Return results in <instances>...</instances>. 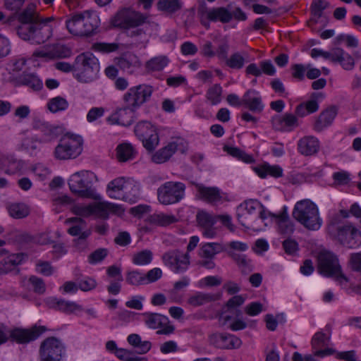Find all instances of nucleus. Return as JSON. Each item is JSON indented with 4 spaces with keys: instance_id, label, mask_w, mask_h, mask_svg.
<instances>
[{
    "instance_id": "f257e3e1",
    "label": "nucleus",
    "mask_w": 361,
    "mask_h": 361,
    "mask_svg": "<svg viewBox=\"0 0 361 361\" xmlns=\"http://www.w3.org/2000/svg\"><path fill=\"white\" fill-rule=\"evenodd\" d=\"M17 19L20 23L17 34L23 40L39 44L47 42L52 35L53 29L49 24L52 18L42 17L32 4L18 13Z\"/></svg>"
},
{
    "instance_id": "f03ea898",
    "label": "nucleus",
    "mask_w": 361,
    "mask_h": 361,
    "mask_svg": "<svg viewBox=\"0 0 361 361\" xmlns=\"http://www.w3.org/2000/svg\"><path fill=\"white\" fill-rule=\"evenodd\" d=\"M114 27L123 30L126 35L137 43L147 42L144 25L148 22V16L124 8L118 11L111 19Z\"/></svg>"
},
{
    "instance_id": "7ed1b4c3",
    "label": "nucleus",
    "mask_w": 361,
    "mask_h": 361,
    "mask_svg": "<svg viewBox=\"0 0 361 361\" xmlns=\"http://www.w3.org/2000/svg\"><path fill=\"white\" fill-rule=\"evenodd\" d=\"M99 23V18L95 13L85 11L71 14L66 20V26L73 35L89 37L96 32Z\"/></svg>"
},
{
    "instance_id": "20e7f679",
    "label": "nucleus",
    "mask_w": 361,
    "mask_h": 361,
    "mask_svg": "<svg viewBox=\"0 0 361 361\" xmlns=\"http://www.w3.org/2000/svg\"><path fill=\"white\" fill-rule=\"evenodd\" d=\"M326 229L332 239L347 248H356L360 245V231L352 224H339L338 216L331 219Z\"/></svg>"
},
{
    "instance_id": "39448f33",
    "label": "nucleus",
    "mask_w": 361,
    "mask_h": 361,
    "mask_svg": "<svg viewBox=\"0 0 361 361\" xmlns=\"http://www.w3.org/2000/svg\"><path fill=\"white\" fill-rule=\"evenodd\" d=\"M292 215L298 223L310 231L319 230L323 223L318 207L309 199L297 202Z\"/></svg>"
},
{
    "instance_id": "423d86ee",
    "label": "nucleus",
    "mask_w": 361,
    "mask_h": 361,
    "mask_svg": "<svg viewBox=\"0 0 361 361\" xmlns=\"http://www.w3.org/2000/svg\"><path fill=\"white\" fill-rule=\"evenodd\" d=\"M94 174L90 171L75 172L68 179L71 191L80 197L93 200L99 199L93 187Z\"/></svg>"
},
{
    "instance_id": "0eeeda50",
    "label": "nucleus",
    "mask_w": 361,
    "mask_h": 361,
    "mask_svg": "<svg viewBox=\"0 0 361 361\" xmlns=\"http://www.w3.org/2000/svg\"><path fill=\"white\" fill-rule=\"evenodd\" d=\"M83 140L80 135L66 133L59 140L54 151L57 160L73 159L82 152Z\"/></svg>"
},
{
    "instance_id": "6e6552de",
    "label": "nucleus",
    "mask_w": 361,
    "mask_h": 361,
    "mask_svg": "<svg viewBox=\"0 0 361 361\" xmlns=\"http://www.w3.org/2000/svg\"><path fill=\"white\" fill-rule=\"evenodd\" d=\"M99 71L98 59L92 53L78 55L75 61V72L80 82H90L97 78Z\"/></svg>"
},
{
    "instance_id": "1a4fd4ad",
    "label": "nucleus",
    "mask_w": 361,
    "mask_h": 361,
    "mask_svg": "<svg viewBox=\"0 0 361 361\" xmlns=\"http://www.w3.org/2000/svg\"><path fill=\"white\" fill-rule=\"evenodd\" d=\"M152 92V87L145 84L130 87L123 97V107L133 116L135 111L150 98Z\"/></svg>"
},
{
    "instance_id": "9d476101",
    "label": "nucleus",
    "mask_w": 361,
    "mask_h": 361,
    "mask_svg": "<svg viewBox=\"0 0 361 361\" xmlns=\"http://www.w3.org/2000/svg\"><path fill=\"white\" fill-rule=\"evenodd\" d=\"M39 353L40 361H61L66 355V346L60 339L50 336L41 343Z\"/></svg>"
},
{
    "instance_id": "9b49d317",
    "label": "nucleus",
    "mask_w": 361,
    "mask_h": 361,
    "mask_svg": "<svg viewBox=\"0 0 361 361\" xmlns=\"http://www.w3.org/2000/svg\"><path fill=\"white\" fill-rule=\"evenodd\" d=\"M185 185L181 182L169 181L161 185L157 190V197L164 205L178 202L185 194Z\"/></svg>"
},
{
    "instance_id": "f8f14e48",
    "label": "nucleus",
    "mask_w": 361,
    "mask_h": 361,
    "mask_svg": "<svg viewBox=\"0 0 361 361\" xmlns=\"http://www.w3.org/2000/svg\"><path fill=\"white\" fill-rule=\"evenodd\" d=\"M318 268L322 274L336 276L341 283L347 282V278L341 273V266L337 257L330 252H322L318 257Z\"/></svg>"
},
{
    "instance_id": "ddd939ff",
    "label": "nucleus",
    "mask_w": 361,
    "mask_h": 361,
    "mask_svg": "<svg viewBox=\"0 0 361 361\" xmlns=\"http://www.w3.org/2000/svg\"><path fill=\"white\" fill-rule=\"evenodd\" d=\"M248 249L246 243L240 241H231L225 248L227 255L230 257L238 266L241 271L244 274H247L252 271V262L247 258L244 254L238 252H245Z\"/></svg>"
},
{
    "instance_id": "4468645a",
    "label": "nucleus",
    "mask_w": 361,
    "mask_h": 361,
    "mask_svg": "<svg viewBox=\"0 0 361 361\" xmlns=\"http://www.w3.org/2000/svg\"><path fill=\"white\" fill-rule=\"evenodd\" d=\"M134 131L147 150L151 152L158 145L159 140L158 133L155 127L150 122H139L135 126Z\"/></svg>"
},
{
    "instance_id": "2eb2a0df",
    "label": "nucleus",
    "mask_w": 361,
    "mask_h": 361,
    "mask_svg": "<svg viewBox=\"0 0 361 361\" xmlns=\"http://www.w3.org/2000/svg\"><path fill=\"white\" fill-rule=\"evenodd\" d=\"M162 261L174 273L185 271L190 264V255L179 250H171L162 255Z\"/></svg>"
},
{
    "instance_id": "dca6fc26",
    "label": "nucleus",
    "mask_w": 361,
    "mask_h": 361,
    "mask_svg": "<svg viewBox=\"0 0 361 361\" xmlns=\"http://www.w3.org/2000/svg\"><path fill=\"white\" fill-rule=\"evenodd\" d=\"M262 209V204L257 200H249L240 204L237 208V218L238 221L243 226L253 230H260L259 228L255 227V221H253L252 216L255 214L256 211Z\"/></svg>"
},
{
    "instance_id": "f3484780",
    "label": "nucleus",
    "mask_w": 361,
    "mask_h": 361,
    "mask_svg": "<svg viewBox=\"0 0 361 361\" xmlns=\"http://www.w3.org/2000/svg\"><path fill=\"white\" fill-rule=\"evenodd\" d=\"M188 148L187 142L183 138L178 137L157 151L152 155V160L156 164H162L167 161L176 152L184 154L187 152Z\"/></svg>"
},
{
    "instance_id": "a211bd4d",
    "label": "nucleus",
    "mask_w": 361,
    "mask_h": 361,
    "mask_svg": "<svg viewBox=\"0 0 361 361\" xmlns=\"http://www.w3.org/2000/svg\"><path fill=\"white\" fill-rule=\"evenodd\" d=\"M145 324L151 329H160L158 334L168 335L174 331V326L170 324L169 318L158 313L145 312L142 314Z\"/></svg>"
},
{
    "instance_id": "6ab92c4d",
    "label": "nucleus",
    "mask_w": 361,
    "mask_h": 361,
    "mask_svg": "<svg viewBox=\"0 0 361 361\" xmlns=\"http://www.w3.org/2000/svg\"><path fill=\"white\" fill-rule=\"evenodd\" d=\"M209 342L220 349H237L242 345V341L238 337L228 333L212 334L209 337Z\"/></svg>"
},
{
    "instance_id": "aec40b11",
    "label": "nucleus",
    "mask_w": 361,
    "mask_h": 361,
    "mask_svg": "<svg viewBox=\"0 0 361 361\" xmlns=\"http://www.w3.org/2000/svg\"><path fill=\"white\" fill-rule=\"evenodd\" d=\"M198 16L202 18L208 19L210 21H219L222 23H228L232 19L231 11L225 7L208 8L206 5H202L198 8Z\"/></svg>"
},
{
    "instance_id": "412c9836",
    "label": "nucleus",
    "mask_w": 361,
    "mask_h": 361,
    "mask_svg": "<svg viewBox=\"0 0 361 361\" xmlns=\"http://www.w3.org/2000/svg\"><path fill=\"white\" fill-rule=\"evenodd\" d=\"M45 331L43 326H34L28 329L16 328L9 332V336L13 341L24 344L35 341Z\"/></svg>"
},
{
    "instance_id": "4be33fe9",
    "label": "nucleus",
    "mask_w": 361,
    "mask_h": 361,
    "mask_svg": "<svg viewBox=\"0 0 361 361\" xmlns=\"http://www.w3.org/2000/svg\"><path fill=\"white\" fill-rule=\"evenodd\" d=\"M66 223L73 224L68 229V233L73 236H79L75 240L76 243H85L86 238L91 234V231L87 228L86 222L81 218L73 217L66 219Z\"/></svg>"
},
{
    "instance_id": "5701e85b",
    "label": "nucleus",
    "mask_w": 361,
    "mask_h": 361,
    "mask_svg": "<svg viewBox=\"0 0 361 361\" xmlns=\"http://www.w3.org/2000/svg\"><path fill=\"white\" fill-rule=\"evenodd\" d=\"M115 61L120 69L128 74H133L142 66V63L138 56L130 52L116 58Z\"/></svg>"
},
{
    "instance_id": "b1692460",
    "label": "nucleus",
    "mask_w": 361,
    "mask_h": 361,
    "mask_svg": "<svg viewBox=\"0 0 361 361\" xmlns=\"http://www.w3.org/2000/svg\"><path fill=\"white\" fill-rule=\"evenodd\" d=\"M45 302L49 308L54 309L66 314H77L78 312L83 311L82 307L75 302L57 299L56 298H49Z\"/></svg>"
},
{
    "instance_id": "393cba45",
    "label": "nucleus",
    "mask_w": 361,
    "mask_h": 361,
    "mask_svg": "<svg viewBox=\"0 0 361 361\" xmlns=\"http://www.w3.org/2000/svg\"><path fill=\"white\" fill-rule=\"evenodd\" d=\"M271 124L273 128L279 131H289L298 126L296 116L292 114L274 116L271 118Z\"/></svg>"
},
{
    "instance_id": "a878e982",
    "label": "nucleus",
    "mask_w": 361,
    "mask_h": 361,
    "mask_svg": "<svg viewBox=\"0 0 361 361\" xmlns=\"http://www.w3.org/2000/svg\"><path fill=\"white\" fill-rule=\"evenodd\" d=\"M39 131L42 134L39 139L40 143L51 142L56 140L63 134V129L59 126H54L48 123H42L39 126Z\"/></svg>"
},
{
    "instance_id": "bb28decb",
    "label": "nucleus",
    "mask_w": 361,
    "mask_h": 361,
    "mask_svg": "<svg viewBox=\"0 0 361 361\" xmlns=\"http://www.w3.org/2000/svg\"><path fill=\"white\" fill-rule=\"evenodd\" d=\"M70 50L63 46H57L51 49H38L32 53V57L42 58L45 61L58 58H65L69 55Z\"/></svg>"
},
{
    "instance_id": "cd10ccee",
    "label": "nucleus",
    "mask_w": 361,
    "mask_h": 361,
    "mask_svg": "<svg viewBox=\"0 0 361 361\" xmlns=\"http://www.w3.org/2000/svg\"><path fill=\"white\" fill-rule=\"evenodd\" d=\"M319 142L313 136H305L298 142V150L304 156L313 155L319 151Z\"/></svg>"
},
{
    "instance_id": "c85d7f7f",
    "label": "nucleus",
    "mask_w": 361,
    "mask_h": 361,
    "mask_svg": "<svg viewBox=\"0 0 361 361\" xmlns=\"http://www.w3.org/2000/svg\"><path fill=\"white\" fill-rule=\"evenodd\" d=\"M243 104L251 111L260 113L264 109L262 98L255 90L247 91L243 97Z\"/></svg>"
},
{
    "instance_id": "c756f323",
    "label": "nucleus",
    "mask_w": 361,
    "mask_h": 361,
    "mask_svg": "<svg viewBox=\"0 0 361 361\" xmlns=\"http://www.w3.org/2000/svg\"><path fill=\"white\" fill-rule=\"evenodd\" d=\"M23 260V254H13L0 261V274H6L11 271L19 272L18 266Z\"/></svg>"
},
{
    "instance_id": "7c9ffc66",
    "label": "nucleus",
    "mask_w": 361,
    "mask_h": 361,
    "mask_svg": "<svg viewBox=\"0 0 361 361\" xmlns=\"http://www.w3.org/2000/svg\"><path fill=\"white\" fill-rule=\"evenodd\" d=\"M336 114L337 110L334 106L329 107L321 112L314 123V130L320 132L329 126L333 123Z\"/></svg>"
},
{
    "instance_id": "2f4dec72",
    "label": "nucleus",
    "mask_w": 361,
    "mask_h": 361,
    "mask_svg": "<svg viewBox=\"0 0 361 361\" xmlns=\"http://www.w3.org/2000/svg\"><path fill=\"white\" fill-rule=\"evenodd\" d=\"M121 200L135 202L140 197V185L132 178H127Z\"/></svg>"
},
{
    "instance_id": "473e14b6",
    "label": "nucleus",
    "mask_w": 361,
    "mask_h": 361,
    "mask_svg": "<svg viewBox=\"0 0 361 361\" xmlns=\"http://www.w3.org/2000/svg\"><path fill=\"white\" fill-rule=\"evenodd\" d=\"M219 298V294L197 292L188 298L187 303L192 307H199L216 301Z\"/></svg>"
},
{
    "instance_id": "72a5a7b5",
    "label": "nucleus",
    "mask_w": 361,
    "mask_h": 361,
    "mask_svg": "<svg viewBox=\"0 0 361 361\" xmlns=\"http://www.w3.org/2000/svg\"><path fill=\"white\" fill-rule=\"evenodd\" d=\"M197 189L200 198L211 204H216L221 200L220 191L216 188L205 187L197 185Z\"/></svg>"
},
{
    "instance_id": "f704fd0d",
    "label": "nucleus",
    "mask_w": 361,
    "mask_h": 361,
    "mask_svg": "<svg viewBox=\"0 0 361 361\" xmlns=\"http://www.w3.org/2000/svg\"><path fill=\"white\" fill-rule=\"evenodd\" d=\"M326 333L318 331L313 336L311 345L314 350H317L319 348L327 346L329 344L331 335V326L327 324L324 329Z\"/></svg>"
},
{
    "instance_id": "c9c22d12",
    "label": "nucleus",
    "mask_w": 361,
    "mask_h": 361,
    "mask_svg": "<svg viewBox=\"0 0 361 361\" xmlns=\"http://www.w3.org/2000/svg\"><path fill=\"white\" fill-rule=\"evenodd\" d=\"M120 209L117 204L107 202H99L93 204V214L102 219H106L110 213L118 212Z\"/></svg>"
},
{
    "instance_id": "e433bc0d",
    "label": "nucleus",
    "mask_w": 361,
    "mask_h": 361,
    "mask_svg": "<svg viewBox=\"0 0 361 361\" xmlns=\"http://www.w3.org/2000/svg\"><path fill=\"white\" fill-rule=\"evenodd\" d=\"M137 152L130 143H121L116 147V157L119 162H126L133 159Z\"/></svg>"
},
{
    "instance_id": "4c0bfd02",
    "label": "nucleus",
    "mask_w": 361,
    "mask_h": 361,
    "mask_svg": "<svg viewBox=\"0 0 361 361\" xmlns=\"http://www.w3.org/2000/svg\"><path fill=\"white\" fill-rule=\"evenodd\" d=\"M126 179L124 177L116 178L110 181L107 185V192L111 198L121 200L120 197L123 193V188L126 183Z\"/></svg>"
},
{
    "instance_id": "58836bf2",
    "label": "nucleus",
    "mask_w": 361,
    "mask_h": 361,
    "mask_svg": "<svg viewBox=\"0 0 361 361\" xmlns=\"http://www.w3.org/2000/svg\"><path fill=\"white\" fill-rule=\"evenodd\" d=\"M334 63H338L345 70H352L355 66L354 59L343 49L336 47Z\"/></svg>"
},
{
    "instance_id": "ea45409f",
    "label": "nucleus",
    "mask_w": 361,
    "mask_h": 361,
    "mask_svg": "<svg viewBox=\"0 0 361 361\" xmlns=\"http://www.w3.org/2000/svg\"><path fill=\"white\" fill-rule=\"evenodd\" d=\"M254 171L262 178H266L268 175L274 178H279L283 176L281 167L277 165L271 166L267 163L255 167Z\"/></svg>"
},
{
    "instance_id": "a19ab883",
    "label": "nucleus",
    "mask_w": 361,
    "mask_h": 361,
    "mask_svg": "<svg viewBox=\"0 0 361 361\" xmlns=\"http://www.w3.org/2000/svg\"><path fill=\"white\" fill-rule=\"evenodd\" d=\"M147 221L159 226H167L177 222L178 219L173 214L157 213L149 215Z\"/></svg>"
},
{
    "instance_id": "79ce46f5",
    "label": "nucleus",
    "mask_w": 361,
    "mask_h": 361,
    "mask_svg": "<svg viewBox=\"0 0 361 361\" xmlns=\"http://www.w3.org/2000/svg\"><path fill=\"white\" fill-rule=\"evenodd\" d=\"M224 250L225 247L219 243H208L202 246L200 256L202 258L213 259L216 254Z\"/></svg>"
},
{
    "instance_id": "37998d69",
    "label": "nucleus",
    "mask_w": 361,
    "mask_h": 361,
    "mask_svg": "<svg viewBox=\"0 0 361 361\" xmlns=\"http://www.w3.org/2000/svg\"><path fill=\"white\" fill-rule=\"evenodd\" d=\"M157 9L167 14H173L182 8L180 0H159L157 3Z\"/></svg>"
},
{
    "instance_id": "c03bdc74",
    "label": "nucleus",
    "mask_w": 361,
    "mask_h": 361,
    "mask_svg": "<svg viewBox=\"0 0 361 361\" xmlns=\"http://www.w3.org/2000/svg\"><path fill=\"white\" fill-rule=\"evenodd\" d=\"M274 216L279 220V229L281 233L289 235L294 231V224L286 211Z\"/></svg>"
},
{
    "instance_id": "a18cd8bd",
    "label": "nucleus",
    "mask_w": 361,
    "mask_h": 361,
    "mask_svg": "<svg viewBox=\"0 0 361 361\" xmlns=\"http://www.w3.org/2000/svg\"><path fill=\"white\" fill-rule=\"evenodd\" d=\"M127 340L129 344L138 349L139 354H145L151 349V342L148 341H142L138 334H132L128 336Z\"/></svg>"
},
{
    "instance_id": "49530a36",
    "label": "nucleus",
    "mask_w": 361,
    "mask_h": 361,
    "mask_svg": "<svg viewBox=\"0 0 361 361\" xmlns=\"http://www.w3.org/2000/svg\"><path fill=\"white\" fill-rule=\"evenodd\" d=\"M11 216L15 219H23L30 214L29 207L23 203H12L8 207Z\"/></svg>"
},
{
    "instance_id": "de8ad7c7",
    "label": "nucleus",
    "mask_w": 361,
    "mask_h": 361,
    "mask_svg": "<svg viewBox=\"0 0 361 361\" xmlns=\"http://www.w3.org/2000/svg\"><path fill=\"white\" fill-rule=\"evenodd\" d=\"M20 80L22 85L36 91L40 90L43 87L42 80L34 73H23Z\"/></svg>"
},
{
    "instance_id": "09e8293b",
    "label": "nucleus",
    "mask_w": 361,
    "mask_h": 361,
    "mask_svg": "<svg viewBox=\"0 0 361 361\" xmlns=\"http://www.w3.org/2000/svg\"><path fill=\"white\" fill-rule=\"evenodd\" d=\"M319 109V104L311 99L305 103H301L295 108V114L300 117L316 112Z\"/></svg>"
},
{
    "instance_id": "8fccbe9b",
    "label": "nucleus",
    "mask_w": 361,
    "mask_h": 361,
    "mask_svg": "<svg viewBox=\"0 0 361 361\" xmlns=\"http://www.w3.org/2000/svg\"><path fill=\"white\" fill-rule=\"evenodd\" d=\"M129 114L124 108L119 109L115 114L108 118V121L111 124H121L123 126H129L133 122V116L130 114L129 119H125L124 116Z\"/></svg>"
},
{
    "instance_id": "3c124183",
    "label": "nucleus",
    "mask_w": 361,
    "mask_h": 361,
    "mask_svg": "<svg viewBox=\"0 0 361 361\" xmlns=\"http://www.w3.org/2000/svg\"><path fill=\"white\" fill-rule=\"evenodd\" d=\"M329 6V3L324 0H314L310 6V11L312 16V20L316 23L319 18L322 16L323 11Z\"/></svg>"
},
{
    "instance_id": "603ef678",
    "label": "nucleus",
    "mask_w": 361,
    "mask_h": 361,
    "mask_svg": "<svg viewBox=\"0 0 361 361\" xmlns=\"http://www.w3.org/2000/svg\"><path fill=\"white\" fill-rule=\"evenodd\" d=\"M224 149V151H226L231 156L235 157L245 163L251 164L255 161L252 156L247 154L245 152L238 147L225 146Z\"/></svg>"
},
{
    "instance_id": "864d4df0",
    "label": "nucleus",
    "mask_w": 361,
    "mask_h": 361,
    "mask_svg": "<svg viewBox=\"0 0 361 361\" xmlns=\"http://www.w3.org/2000/svg\"><path fill=\"white\" fill-rule=\"evenodd\" d=\"M245 62V56L240 52L233 53L224 61L226 66H227L230 68L235 70L241 69L244 66Z\"/></svg>"
},
{
    "instance_id": "5fc2aeb1",
    "label": "nucleus",
    "mask_w": 361,
    "mask_h": 361,
    "mask_svg": "<svg viewBox=\"0 0 361 361\" xmlns=\"http://www.w3.org/2000/svg\"><path fill=\"white\" fill-rule=\"evenodd\" d=\"M75 281L78 286V289L82 291H90L97 286L96 280L92 277H82L81 274H75Z\"/></svg>"
},
{
    "instance_id": "6e6d98bb",
    "label": "nucleus",
    "mask_w": 361,
    "mask_h": 361,
    "mask_svg": "<svg viewBox=\"0 0 361 361\" xmlns=\"http://www.w3.org/2000/svg\"><path fill=\"white\" fill-rule=\"evenodd\" d=\"M196 220L200 226L212 227L216 222V216H212L205 211H199L196 215Z\"/></svg>"
},
{
    "instance_id": "4d7b16f0",
    "label": "nucleus",
    "mask_w": 361,
    "mask_h": 361,
    "mask_svg": "<svg viewBox=\"0 0 361 361\" xmlns=\"http://www.w3.org/2000/svg\"><path fill=\"white\" fill-rule=\"evenodd\" d=\"M68 106V102L65 98L61 97H54L51 99L47 104L49 110L52 113L64 111Z\"/></svg>"
},
{
    "instance_id": "13d9d810",
    "label": "nucleus",
    "mask_w": 361,
    "mask_h": 361,
    "mask_svg": "<svg viewBox=\"0 0 361 361\" xmlns=\"http://www.w3.org/2000/svg\"><path fill=\"white\" fill-rule=\"evenodd\" d=\"M145 279V274L137 270L129 271L126 273V281L131 286H138L146 284Z\"/></svg>"
},
{
    "instance_id": "bf43d9fd",
    "label": "nucleus",
    "mask_w": 361,
    "mask_h": 361,
    "mask_svg": "<svg viewBox=\"0 0 361 361\" xmlns=\"http://www.w3.org/2000/svg\"><path fill=\"white\" fill-rule=\"evenodd\" d=\"M222 87L216 84L208 89L206 97L212 105H216L221 101Z\"/></svg>"
},
{
    "instance_id": "052dcab7",
    "label": "nucleus",
    "mask_w": 361,
    "mask_h": 361,
    "mask_svg": "<svg viewBox=\"0 0 361 361\" xmlns=\"http://www.w3.org/2000/svg\"><path fill=\"white\" fill-rule=\"evenodd\" d=\"M169 63V59L166 56H159L149 60L146 63L147 69L152 71H159L162 70Z\"/></svg>"
},
{
    "instance_id": "680f3d73",
    "label": "nucleus",
    "mask_w": 361,
    "mask_h": 361,
    "mask_svg": "<svg viewBox=\"0 0 361 361\" xmlns=\"http://www.w3.org/2000/svg\"><path fill=\"white\" fill-rule=\"evenodd\" d=\"M152 252L149 250H145L134 254L132 260L136 265H147L152 262Z\"/></svg>"
},
{
    "instance_id": "e2e57ef3",
    "label": "nucleus",
    "mask_w": 361,
    "mask_h": 361,
    "mask_svg": "<svg viewBox=\"0 0 361 361\" xmlns=\"http://www.w3.org/2000/svg\"><path fill=\"white\" fill-rule=\"evenodd\" d=\"M115 355L122 361H147V358L137 356L133 351L120 348L115 352Z\"/></svg>"
},
{
    "instance_id": "0e129e2a",
    "label": "nucleus",
    "mask_w": 361,
    "mask_h": 361,
    "mask_svg": "<svg viewBox=\"0 0 361 361\" xmlns=\"http://www.w3.org/2000/svg\"><path fill=\"white\" fill-rule=\"evenodd\" d=\"M21 169V164L20 161L6 158L3 161L2 169L8 174H14Z\"/></svg>"
},
{
    "instance_id": "69168bd1",
    "label": "nucleus",
    "mask_w": 361,
    "mask_h": 361,
    "mask_svg": "<svg viewBox=\"0 0 361 361\" xmlns=\"http://www.w3.org/2000/svg\"><path fill=\"white\" fill-rule=\"evenodd\" d=\"M119 46L117 43L97 42L94 43L92 48L94 51L102 53H111L118 50Z\"/></svg>"
},
{
    "instance_id": "338daca9",
    "label": "nucleus",
    "mask_w": 361,
    "mask_h": 361,
    "mask_svg": "<svg viewBox=\"0 0 361 361\" xmlns=\"http://www.w3.org/2000/svg\"><path fill=\"white\" fill-rule=\"evenodd\" d=\"M109 251L106 248H99L92 252L88 257L90 264H94L102 262L107 255Z\"/></svg>"
},
{
    "instance_id": "774afa93",
    "label": "nucleus",
    "mask_w": 361,
    "mask_h": 361,
    "mask_svg": "<svg viewBox=\"0 0 361 361\" xmlns=\"http://www.w3.org/2000/svg\"><path fill=\"white\" fill-rule=\"evenodd\" d=\"M349 263L352 270L361 274V252L350 254Z\"/></svg>"
}]
</instances>
